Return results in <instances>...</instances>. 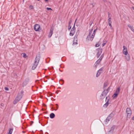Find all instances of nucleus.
<instances>
[{
	"label": "nucleus",
	"instance_id": "1",
	"mask_svg": "<svg viewBox=\"0 0 134 134\" xmlns=\"http://www.w3.org/2000/svg\"><path fill=\"white\" fill-rule=\"evenodd\" d=\"M97 29V27L96 29L93 32L92 31L93 29H92L90 31L89 34L88 35L87 38V39L88 40L92 41L93 40L95 35L96 31Z\"/></svg>",
	"mask_w": 134,
	"mask_h": 134
},
{
	"label": "nucleus",
	"instance_id": "2",
	"mask_svg": "<svg viewBox=\"0 0 134 134\" xmlns=\"http://www.w3.org/2000/svg\"><path fill=\"white\" fill-rule=\"evenodd\" d=\"M109 88H108L106 90L103 91L100 96L101 98L103 99L105 97L109 91Z\"/></svg>",
	"mask_w": 134,
	"mask_h": 134
},
{
	"label": "nucleus",
	"instance_id": "3",
	"mask_svg": "<svg viewBox=\"0 0 134 134\" xmlns=\"http://www.w3.org/2000/svg\"><path fill=\"white\" fill-rule=\"evenodd\" d=\"M34 29L36 31H39L41 30L40 25L37 24L34 25Z\"/></svg>",
	"mask_w": 134,
	"mask_h": 134
},
{
	"label": "nucleus",
	"instance_id": "4",
	"mask_svg": "<svg viewBox=\"0 0 134 134\" xmlns=\"http://www.w3.org/2000/svg\"><path fill=\"white\" fill-rule=\"evenodd\" d=\"M22 96V94L20 95V94H19L14 100V104H16L20 99L21 98Z\"/></svg>",
	"mask_w": 134,
	"mask_h": 134
},
{
	"label": "nucleus",
	"instance_id": "5",
	"mask_svg": "<svg viewBox=\"0 0 134 134\" xmlns=\"http://www.w3.org/2000/svg\"><path fill=\"white\" fill-rule=\"evenodd\" d=\"M126 112L127 116L130 117L132 114V111L131 109L129 108H127L126 109Z\"/></svg>",
	"mask_w": 134,
	"mask_h": 134
},
{
	"label": "nucleus",
	"instance_id": "6",
	"mask_svg": "<svg viewBox=\"0 0 134 134\" xmlns=\"http://www.w3.org/2000/svg\"><path fill=\"white\" fill-rule=\"evenodd\" d=\"M120 90V89L119 88H118L116 89L115 93L112 96L114 99L115 98L117 97L118 94L119 93Z\"/></svg>",
	"mask_w": 134,
	"mask_h": 134
},
{
	"label": "nucleus",
	"instance_id": "7",
	"mask_svg": "<svg viewBox=\"0 0 134 134\" xmlns=\"http://www.w3.org/2000/svg\"><path fill=\"white\" fill-rule=\"evenodd\" d=\"M75 28L74 26V24L73 25V27L71 29V31L70 33V35L71 36H72L74 34L75 32Z\"/></svg>",
	"mask_w": 134,
	"mask_h": 134
},
{
	"label": "nucleus",
	"instance_id": "8",
	"mask_svg": "<svg viewBox=\"0 0 134 134\" xmlns=\"http://www.w3.org/2000/svg\"><path fill=\"white\" fill-rule=\"evenodd\" d=\"M79 31H77L76 32V36H75L74 38V43H73L74 44H77V36L79 35Z\"/></svg>",
	"mask_w": 134,
	"mask_h": 134
},
{
	"label": "nucleus",
	"instance_id": "9",
	"mask_svg": "<svg viewBox=\"0 0 134 134\" xmlns=\"http://www.w3.org/2000/svg\"><path fill=\"white\" fill-rule=\"evenodd\" d=\"M123 53L124 55H126L128 54L127 50V48L125 46H123Z\"/></svg>",
	"mask_w": 134,
	"mask_h": 134
},
{
	"label": "nucleus",
	"instance_id": "10",
	"mask_svg": "<svg viewBox=\"0 0 134 134\" xmlns=\"http://www.w3.org/2000/svg\"><path fill=\"white\" fill-rule=\"evenodd\" d=\"M40 59V56L39 55L37 56L35 59V62L36 63H38Z\"/></svg>",
	"mask_w": 134,
	"mask_h": 134
},
{
	"label": "nucleus",
	"instance_id": "11",
	"mask_svg": "<svg viewBox=\"0 0 134 134\" xmlns=\"http://www.w3.org/2000/svg\"><path fill=\"white\" fill-rule=\"evenodd\" d=\"M125 55V59L127 61H129L130 60V57L129 54H128Z\"/></svg>",
	"mask_w": 134,
	"mask_h": 134
},
{
	"label": "nucleus",
	"instance_id": "12",
	"mask_svg": "<svg viewBox=\"0 0 134 134\" xmlns=\"http://www.w3.org/2000/svg\"><path fill=\"white\" fill-rule=\"evenodd\" d=\"M53 28H52L51 29L49 33V35H48L49 37H50L53 34Z\"/></svg>",
	"mask_w": 134,
	"mask_h": 134
},
{
	"label": "nucleus",
	"instance_id": "13",
	"mask_svg": "<svg viewBox=\"0 0 134 134\" xmlns=\"http://www.w3.org/2000/svg\"><path fill=\"white\" fill-rule=\"evenodd\" d=\"M102 57H100L99 59H98L95 63V64H96L95 65V66L96 67V65H97L99 63V62H100L102 59Z\"/></svg>",
	"mask_w": 134,
	"mask_h": 134
},
{
	"label": "nucleus",
	"instance_id": "14",
	"mask_svg": "<svg viewBox=\"0 0 134 134\" xmlns=\"http://www.w3.org/2000/svg\"><path fill=\"white\" fill-rule=\"evenodd\" d=\"M111 115H109L107 118V119H106V120H105V122H106H106H108L111 119Z\"/></svg>",
	"mask_w": 134,
	"mask_h": 134
},
{
	"label": "nucleus",
	"instance_id": "15",
	"mask_svg": "<svg viewBox=\"0 0 134 134\" xmlns=\"http://www.w3.org/2000/svg\"><path fill=\"white\" fill-rule=\"evenodd\" d=\"M71 22H72V21H70L69 22V25H68V27L69 30L71 29V26L73 25V24H72V23H71Z\"/></svg>",
	"mask_w": 134,
	"mask_h": 134
},
{
	"label": "nucleus",
	"instance_id": "16",
	"mask_svg": "<svg viewBox=\"0 0 134 134\" xmlns=\"http://www.w3.org/2000/svg\"><path fill=\"white\" fill-rule=\"evenodd\" d=\"M37 64H38L37 63H36L35 62L34 63V65L32 66V69L34 70L37 67Z\"/></svg>",
	"mask_w": 134,
	"mask_h": 134
},
{
	"label": "nucleus",
	"instance_id": "17",
	"mask_svg": "<svg viewBox=\"0 0 134 134\" xmlns=\"http://www.w3.org/2000/svg\"><path fill=\"white\" fill-rule=\"evenodd\" d=\"M128 27H129L130 29L132 31L134 29V27L132 26L130 24H128L127 25Z\"/></svg>",
	"mask_w": 134,
	"mask_h": 134
},
{
	"label": "nucleus",
	"instance_id": "18",
	"mask_svg": "<svg viewBox=\"0 0 134 134\" xmlns=\"http://www.w3.org/2000/svg\"><path fill=\"white\" fill-rule=\"evenodd\" d=\"M128 27H129L130 29L132 31L134 29V27L132 26L130 24H128L127 25Z\"/></svg>",
	"mask_w": 134,
	"mask_h": 134
},
{
	"label": "nucleus",
	"instance_id": "19",
	"mask_svg": "<svg viewBox=\"0 0 134 134\" xmlns=\"http://www.w3.org/2000/svg\"><path fill=\"white\" fill-rule=\"evenodd\" d=\"M108 100L109 99H108V101L103 106L104 107H107L109 104Z\"/></svg>",
	"mask_w": 134,
	"mask_h": 134
},
{
	"label": "nucleus",
	"instance_id": "20",
	"mask_svg": "<svg viewBox=\"0 0 134 134\" xmlns=\"http://www.w3.org/2000/svg\"><path fill=\"white\" fill-rule=\"evenodd\" d=\"M50 116L51 118H53L54 117L55 115L54 113H52L50 114Z\"/></svg>",
	"mask_w": 134,
	"mask_h": 134
},
{
	"label": "nucleus",
	"instance_id": "21",
	"mask_svg": "<svg viewBox=\"0 0 134 134\" xmlns=\"http://www.w3.org/2000/svg\"><path fill=\"white\" fill-rule=\"evenodd\" d=\"M102 70H99L98 71L97 75H96V76L97 77H98L100 74V73L101 72V71Z\"/></svg>",
	"mask_w": 134,
	"mask_h": 134
},
{
	"label": "nucleus",
	"instance_id": "22",
	"mask_svg": "<svg viewBox=\"0 0 134 134\" xmlns=\"http://www.w3.org/2000/svg\"><path fill=\"white\" fill-rule=\"evenodd\" d=\"M115 126H113L111 128V129L110 131V132H113L114 131V129L115 128Z\"/></svg>",
	"mask_w": 134,
	"mask_h": 134
},
{
	"label": "nucleus",
	"instance_id": "23",
	"mask_svg": "<svg viewBox=\"0 0 134 134\" xmlns=\"http://www.w3.org/2000/svg\"><path fill=\"white\" fill-rule=\"evenodd\" d=\"M29 8L31 10L34 9V7L32 5H30V6Z\"/></svg>",
	"mask_w": 134,
	"mask_h": 134
},
{
	"label": "nucleus",
	"instance_id": "24",
	"mask_svg": "<svg viewBox=\"0 0 134 134\" xmlns=\"http://www.w3.org/2000/svg\"><path fill=\"white\" fill-rule=\"evenodd\" d=\"M95 5V4L94 3H91L90 4V6L92 8Z\"/></svg>",
	"mask_w": 134,
	"mask_h": 134
},
{
	"label": "nucleus",
	"instance_id": "25",
	"mask_svg": "<svg viewBox=\"0 0 134 134\" xmlns=\"http://www.w3.org/2000/svg\"><path fill=\"white\" fill-rule=\"evenodd\" d=\"M12 131H13V129H10L9 130V133H8L9 134H12Z\"/></svg>",
	"mask_w": 134,
	"mask_h": 134
},
{
	"label": "nucleus",
	"instance_id": "26",
	"mask_svg": "<svg viewBox=\"0 0 134 134\" xmlns=\"http://www.w3.org/2000/svg\"><path fill=\"white\" fill-rule=\"evenodd\" d=\"M101 52H102L101 50H99L97 53V55L98 56L100 55V54H101Z\"/></svg>",
	"mask_w": 134,
	"mask_h": 134
},
{
	"label": "nucleus",
	"instance_id": "27",
	"mask_svg": "<svg viewBox=\"0 0 134 134\" xmlns=\"http://www.w3.org/2000/svg\"><path fill=\"white\" fill-rule=\"evenodd\" d=\"M100 45V43H97L96 44L95 46L96 47H97L99 46Z\"/></svg>",
	"mask_w": 134,
	"mask_h": 134
},
{
	"label": "nucleus",
	"instance_id": "28",
	"mask_svg": "<svg viewBox=\"0 0 134 134\" xmlns=\"http://www.w3.org/2000/svg\"><path fill=\"white\" fill-rule=\"evenodd\" d=\"M111 18H109L108 19V23H111Z\"/></svg>",
	"mask_w": 134,
	"mask_h": 134
},
{
	"label": "nucleus",
	"instance_id": "29",
	"mask_svg": "<svg viewBox=\"0 0 134 134\" xmlns=\"http://www.w3.org/2000/svg\"><path fill=\"white\" fill-rule=\"evenodd\" d=\"M46 9L48 10H52V9L51 8H47Z\"/></svg>",
	"mask_w": 134,
	"mask_h": 134
},
{
	"label": "nucleus",
	"instance_id": "30",
	"mask_svg": "<svg viewBox=\"0 0 134 134\" xmlns=\"http://www.w3.org/2000/svg\"><path fill=\"white\" fill-rule=\"evenodd\" d=\"M107 42L105 41V42H104V43H103L102 44V46H104L106 44V43Z\"/></svg>",
	"mask_w": 134,
	"mask_h": 134
},
{
	"label": "nucleus",
	"instance_id": "31",
	"mask_svg": "<svg viewBox=\"0 0 134 134\" xmlns=\"http://www.w3.org/2000/svg\"><path fill=\"white\" fill-rule=\"evenodd\" d=\"M23 56L24 57H26V54H25V53H23Z\"/></svg>",
	"mask_w": 134,
	"mask_h": 134
},
{
	"label": "nucleus",
	"instance_id": "32",
	"mask_svg": "<svg viewBox=\"0 0 134 134\" xmlns=\"http://www.w3.org/2000/svg\"><path fill=\"white\" fill-rule=\"evenodd\" d=\"M111 23H108L109 25V26L111 27H112V26L111 25Z\"/></svg>",
	"mask_w": 134,
	"mask_h": 134
},
{
	"label": "nucleus",
	"instance_id": "33",
	"mask_svg": "<svg viewBox=\"0 0 134 134\" xmlns=\"http://www.w3.org/2000/svg\"><path fill=\"white\" fill-rule=\"evenodd\" d=\"M4 89L6 91H8L9 90L8 88L7 87H5Z\"/></svg>",
	"mask_w": 134,
	"mask_h": 134
},
{
	"label": "nucleus",
	"instance_id": "34",
	"mask_svg": "<svg viewBox=\"0 0 134 134\" xmlns=\"http://www.w3.org/2000/svg\"><path fill=\"white\" fill-rule=\"evenodd\" d=\"M107 86V84L106 83H105L104 85V87H105Z\"/></svg>",
	"mask_w": 134,
	"mask_h": 134
},
{
	"label": "nucleus",
	"instance_id": "35",
	"mask_svg": "<svg viewBox=\"0 0 134 134\" xmlns=\"http://www.w3.org/2000/svg\"><path fill=\"white\" fill-rule=\"evenodd\" d=\"M102 1L105 2H106L107 1V0H102Z\"/></svg>",
	"mask_w": 134,
	"mask_h": 134
},
{
	"label": "nucleus",
	"instance_id": "36",
	"mask_svg": "<svg viewBox=\"0 0 134 134\" xmlns=\"http://www.w3.org/2000/svg\"><path fill=\"white\" fill-rule=\"evenodd\" d=\"M132 120H134V116H133V117L132 118Z\"/></svg>",
	"mask_w": 134,
	"mask_h": 134
},
{
	"label": "nucleus",
	"instance_id": "37",
	"mask_svg": "<svg viewBox=\"0 0 134 134\" xmlns=\"http://www.w3.org/2000/svg\"><path fill=\"white\" fill-rule=\"evenodd\" d=\"M44 0L45 2H48V0Z\"/></svg>",
	"mask_w": 134,
	"mask_h": 134
},
{
	"label": "nucleus",
	"instance_id": "38",
	"mask_svg": "<svg viewBox=\"0 0 134 134\" xmlns=\"http://www.w3.org/2000/svg\"><path fill=\"white\" fill-rule=\"evenodd\" d=\"M132 9L133 10H134V7H132Z\"/></svg>",
	"mask_w": 134,
	"mask_h": 134
},
{
	"label": "nucleus",
	"instance_id": "39",
	"mask_svg": "<svg viewBox=\"0 0 134 134\" xmlns=\"http://www.w3.org/2000/svg\"><path fill=\"white\" fill-rule=\"evenodd\" d=\"M133 33H134V29L132 31Z\"/></svg>",
	"mask_w": 134,
	"mask_h": 134
},
{
	"label": "nucleus",
	"instance_id": "40",
	"mask_svg": "<svg viewBox=\"0 0 134 134\" xmlns=\"http://www.w3.org/2000/svg\"><path fill=\"white\" fill-rule=\"evenodd\" d=\"M23 133H24L25 132L24 131H23Z\"/></svg>",
	"mask_w": 134,
	"mask_h": 134
},
{
	"label": "nucleus",
	"instance_id": "41",
	"mask_svg": "<svg viewBox=\"0 0 134 134\" xmlns=\"http://www.w3.org/2000/svg\"><path fill=\"white\" fill-rule=\"evenodd\" d=\"M37 0V1H40V0Z\"/></svg>",
	"mask_w": 134,
	"mask_h": 134
}]
</instances>
